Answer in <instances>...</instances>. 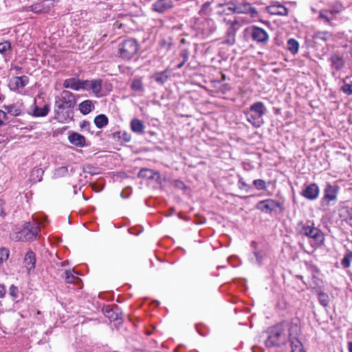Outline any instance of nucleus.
<instances>
[{"label":"nucleus","instance_id":"obj_1","mask_svg":"<svg viewBox=\"0 0 352 352\" xmlns=\"http://www.w3.org/2000/svg\"><path fill=\"white\" fill-rule=\"evenodd\" d=\"M318 14L316 20L328 27H335L340 22V14L344 10V6L340 3H336L329 8L320 10L312 9Z\"/></svg>","mask_w":352,"mask_h":352},{"label":"nucleus","instance_id":"obj_2","mask_svg":"<svg viewBox=\"0 0 352 352\" xmlns=\"http://www.w3.org/2000/svg\"><path fill=\"white\" fill-rule=\"evenodd\" d=\"M286 330V322L270 327L266 331L267 338L265 342V346L271 348L285 344L287 340Z\"/></svg>","mask_w":352,"mask_h":352},{"label":"nucleus","instance_id":"obj_3","mask_svg":"<svg viewBox=\"0 0 352 352\" xmlns=\"http://www.w3.org/2000/svg\"><path fill=\"white\" fill-rule=\"evenodd\" d=\"M42 224L43 223L39 221L36 223V225L28 222L21 230L12 234L11 238L16 241H28L33 240L36 238L39 232L38 226Z\"/></svg>","mask_w":352,"mask_h":352},{"label":"nucleus","instance_id":"obj_4","mask_svg":"<svg viewBox=\"0 0 352 352\" xmlns=\"http://www.w3.org/2000/svg\"><path fill=\"white\" fill-rule=\"evenodd\" d=\"M138 50L139 45L136 40L125 39L118 46V55L124 60H130L137 54Z\"/></svg>","mask_w":352,"mask_h":352},{"label":"nucleus","instance_id":"obj_5","mask_svg":"<svg viewBox=\"0 0 352 352\" xmlns=\"http://www.w3.org/2000/svg\"><path fill=\"white\" fill-rule=\"evenodd\" d=\"M339 186L336 184L327 183L324 189V195L320 200V206L324 210H327L333 206L337 201Z\"/></svg>","mask_w":352,"mask_h":352},{"label":"nucleus","instance_id":"obj_6","mask_svg":"<svg viewBox=\"0 0 352 352\" xmlns=\"http://www.w3.org/2000/svg\"><path fill=\"white\" fill-rule=\"evenodd\" d=\"M298 232L300 234L314 239L316 245H320L324 242V234L320 230L314 227L313 225L302 224L300 226Z\"/></svg>","mask_w":352,"mask_h":352},{"label":"nucleus","instance_id":"obj_7","mask_svg":"<svg viewBox=\"0 0 352 352\" xmlns=\"http://www.w3.org/2000/svg\"><path fill=\"white\" fill-rule=\"evenodd\" d=\"M83 89L91 91L97 97H102L107 95L111 91L110 89L102 86V80L95 79L91 80H85Z\"/></svg>","mask_w":352,"mask_h":352},{"label":"nucleus","instance_id":"obj_8","mask_svg":"<svg viewBox=\"0 0 352 352\" xmlns=\"http://www.w3.org/2000/svg\"><path fill=\"white\" fill-rule=\"evenodd\" d=\"M76 102L75 96L69 91H63L56 98L55 105L59 109H67L74 108Z\"/></svg>","mask_w":352,"mask_h":352},{"label":"nucleus","instance_id":"obj_9","mask_svg":"<svg viewBox=\"0 0 352 352\" xmlns=\"http://www.w3.org/2000/svg\"><path fill=\"white\" fill-rule=\"evenodd\" d=\"M54 6L53 0L38 1L30 6L25 8V11L32 12L35 14H43L48 12L51 8Z\"/></svg>","mask_w":352,"mask_h":352},{"label":"nucleus","instance_id":"obj_10","mask_svg":"<svg viewBox=\"0 0 352 352\" xmlns=\"http://www.w3.org/2000/svg\"><path fill=\"white\" fill-rule=\"evenodd\" d=\"M245 31L251 36L252 40L257 43H265L269 39L268 34L261 28L252 25L247 28Z\"/></svg>","mask_w":352,"mask_h":352},{"label":"nucleus","instance_id":"obj_11","mask_svg":"<svg viewBox=\"0 0 352 352\" xmlns=\"http://www.w3.org/2000/svg\"><path fill=\"white\" fill-rule=\"evenodd\" d=\"M223 21L226 23V25L228 26V28L226 31V38L223 41V43L228 45H232L235 43V36L236 32V28H235V25L238 24V22L235 19H224Z\"/></svg>","mask_w":352,"mask_h":352},{"label":"nucleus","instance_id":"obj_12","mask_svg":"<svg viewBox=\"0 0 352 352\" xmlns=\"http://www.w3.org/2000/svg\"><path fill=\"white\" fill-rule=\"evenodd\" d=\"M257 207L261 211L268 213L275 211L277 208H281V204L274 199H268L259 201Z\"/></svg>","mask_w":352,"mask_h":352},{"label":"nucleus","instance_id":"obj_13","mask_svg":"<svg viewBox=\"0 0 352 352\" xmlns=\"http://www.w3.org/2000/svg\"><path fill=\"white\" fill-rule=\"evenodd\" d=\"M172 0H157L152 4L151 10L159 14H163L173 8Z\"/></svg>","mask_w":352,"mask_h":352},{"label":"nucleus","instance_id":"obj_14","mask_svg":"<svg viewBox=\"0 0 352 352\" xmlns=\"http://www.w3.org/2000/svg\"><path fill=\"white\" fill-rule=\"evenodd\" d=\"M319 193L320 188L318 186L313 183L306 186L301 195L309 200H315L318 197Z\"/></svg>","mask_w":352,"mask_h":352},{"label":"nucleus","instance_id":"obj_15","mask_svg":"<svg viewBox=\"0 0 352 352\" xmlns=\"http://www.w3.org/2000/svg\"><path fill=\"white\" fill-rule=\"evenodd\" d=\"M264 111H245L248 120L255 127H259L263 120L262 114Z\"/></svg>","mask_w":352,"mask_h":352},{"label":"nucleus","instance_id":"obj_16","mask_svg":"<svg viewBox=\"0 0 352 352\" xmlns=\"http://www.w3.org/2000/svg\"><path fill=\"white\" fill-rule=\"evenodd\" d=\"M85 80H80L75 78H67L63 82L65 88H69L73 90L78 91L83 89Z\"/></svg>","mask_w":352,"mask_h":352},{"label":"nucleus","instance_id":"obj_17","mask_svg":"<svg viewBox=\"0 0 352 352\" xmlns=\"http://www.w3.org/2000/svg\"><path fill=\"white\" fill-rule=\"evenodd\" d=\"M286 326L287 330H288L289 332L288 336L290 342H292V340H298L297 336L300 333V327L298 323L293 321L291 322H286Z\"/></svg>","mask_w":352,"mask_h":352},{"label":"nucleus","instance_id":"obj_18","mask_svg":"<svg viewBox=\"0 0 352 352\" xmlns=\"http://www.w3.org/2000/svg\"><path fill=\"white\" fill-rule=\"evenodd\" d=\"M131 89L138 95H142L144 92V87L142 78H135L131 82Z\"/></svg>","mask_w":352,"mask_h":352},{"label":"nucleus","instance_id":"obj_19","mask_svg":"<svg viewBox=\"0 0 352 352\" xmlns=\"http://www.w3.org/2000/svg\"><path fill=\"white\" fill-rule=\"evenodd\" d=\"M68 140L69 142L76 146L82 147L85 145V138L83 135L80 133L73 132L69 137Z\"/></svg>","mask_w":352,"mask_h":352},{"label":"nucleus","instance_id":"obj_20","mask_svg":"<svg viewBox=\"0 0 352 352\" xmlns=\"http://www.w3.org/2000/svg\"><path fill=\"white\" fill-rule=\"evenodd\" d=\"M267 9L270 14L274 15L285 16L288 12L287 9L280 4L272 5L268 6Z\"/></svg>","mask_w":352,"mask_h":352},{"label":"nucleus","instance_id":"obj_21","mask_svg":"<svg viewBox=\"0 0 352 352\" xmlns=\"http://www.w3.org/2000/svg\"><path fill=\"white\" fill-rule=\"evenodd\" d=\"M36 256L32 251H28L24 258L25 267L28 271L35 267Z\"/></svg>","mask_w":352,"mask_h":352},{"label":"nucleus","instance_id":"obj_22","mask_svg":"<svg viewBox=\"0 0 352 352\" xmlns=\"http://www.w3.org/2000/svg\"><path fill=\"white\" fill-rule=\"evenodd\" d=\"M131 129L133 132L138 134H143L144 133V125L143 122L138 119H133L131 121Z\"/></svg>","mask_w":352,"mask_h":352},{"label":"nucleus","instance_id":"obj_23","mask_svg":"<svg viewBox=\"0 0 352 352\" xmlns=\"http://www.w3.org/2000/svg\"><path fill=\"white\" fill-rule=\"evenodd\" d=\"M330 60L332 67L337 70L341 69L344 66V60L338 55H333Z\"/></svg>","mask_w":352,"mask_h":352},{"label":"nucleus","instance_id":"obj_24","mask_svg":"<svg viewBox=\"0 0 352 352\" xmlns=\"http://www.w3.org/2000/svg\"><path fill=\"white\" fill-rule=\"evenodd\" d=\"M44 171L41 168H34L30 175V179L33 182H40L42 179Z\"/></svg>","mask_w":352,"mask_h":352},{"label":"nucleus","instance_id":"obj_25","mask_svg":"<svg viewBox=\"0 0 352 352\" xmlns=\"http://www.w3.org/2000/svg\"><path fill=\"white\" fill-rule=\"evenodd\" d=\"M168 72L167 71H163L161 72H157L154 74L152 76V79H153L155 81L157 82L160 84H164L167 78H168Z\"/></svg>","mask_w":352,"mask_h":352},{"label":"nucleus","instance_id":"obj_26","mask_svg":"<svg viewBox=\"0 0 352 352\" xmlns=\"http://www.w3.org/2000/svg\"><path fill=\"white\" fill-rule=\"evenodd\" d=\"M287 48L292 54H296L299 49L298 42L294 38H289L287 43Z\"/></svg>","mask_w":352,"mask_h":352},{"label":"nucleus","instance_id":"obj_27","mask_svg":"<svg viewBox=\"0 0 352 352\" xmlns=\"http://www.w3.org/2000/svg\"><path fill=\"white\" fill-rule=\"evenodd\" d=\"M332 37V35L330 32L324 31V32H316L313 38L316 41H327L329 40Z\"/></svg>","mask_w":352,"mask_h":352},{"label":"nucleus","instance_id":"obj_28","mask_svg":"<svg viewBox=\"0 0 352 352\" xmlns=\"http://www.w3.org/2000/svg\"><path fill=\"white\" fill-rule=\"evenodd\" d=\"M94 123L98 128L101 129L107 124L108 118L104 114L98 115L95 118Z\"/></svg>","mask_w":352,"mask_h":352},{"label":"nucleus","instance_id":"obj_29","mask_svg":"<svg viewBox=\"0 0 352 352\" xmlns=\"http://www.w3.org/2000/svg\"><path fill=\"white\" fill-rule=\"evenodd\" d=\"M8 113H10L12 116H17L19 115L16 111H0V126L9 122Z\"/></svg>","mask_w":352,"mask_h":352},{"label":"nucleus","instance_id":"obj_30","mask_svg":"<svg viewBox=\"0 0 352 352\" xmlns=\"http://www.w3.org/2000/svg\"><path fill=\"white\" fill-rule=\"evenodd\" d=\"M29 79L26 76L15 77L14 78V84L17 88H23L28 83Z\"/></svg>","mask_w":352,"mask_h":352},{"label":"nucleus","instance_id":"obj_31","mask_svg":"<svg viewBox=\"0 0 352 352\" xmlns=\"http://www.w3.org/2000/svg\"><path fill=\"white\" fill-rule=\"evenodd\" d=\"M157 174L153 170L148 168H142L138 173V177L141 178L153 179L154 175Z\"/></svg>","mask_w":352,"mask_h":352},{"label":"nucleus","instance_id":"obj_32","mask_svg":"<svg viewBox=\"0 0 352 352\" xmlns=\"http://www.w3.org/2000/svg\"><path fill=\"white\" fill-rule=\"evenodd\" d=\"M65 280L67 283L76 284L80 279L76 277L71 271L65 272Z\"/></svg>","mask_w":352,"mask_h":352},{"label":"nucleus","instance_id":"obj_33","mask_svg":"<svg viewBox=\"0 0 352 352\" xmlns=\"http://www.w3.org/2000/svg\"><path fill=\"white\" fill-rule=\"evenodd\" d=\"M291 347L292 352H305L302 343L298 340H292Z\"/></svg>","mask_w":352,"mask_h":352},{"label":"nucleus","instance_id":"obj_34","mask_svg":"<svg viewBox=\"0 0 352 352\" xmlns=\"http://www.w3.org/2000/svg\"><path fill=\"white\" fill-rule=\"evenodd\" d=\"M352 261V252H349L346 254L344 258L341 261V264L344 268H348L351 265V262Z\"/></svg>","mask_w":352,"mask_h":352},{"label":"nucleus","instance_id":"obj_35","mask_svg":"<svg viewBox=\"0 0 352 352\" xmlns=\"http://www.w3.org/2000/svg\"><path fill=\"white\" fill-rule=\"evenodd\" d=\"M94 108V105L92 101L87 100L80 103L78 110H91Z\"/></svg>","mask_w":352,"mask_h":352},{"label":"nucleus","instance_id":"obj_36","mask_svg":"<svg viewBox=\"0 0 352 352\" xmlns=\"http://www.w3.org/2000/svg\"><path fill=\"white\" fill-rule=\"evenodd\" d=\"M318 300L320 304L324 307L327 306L329 302V296L324 292H320L318 294Z\"/></svg>","mask_w":352,"mask_h":352},{"label":"nucleus","instance_id":"obj_37","mask_svg":"<svg viewBox=\"0 0 352 352\" xmlns=\"http://www.w3.org/2000/svg\"><path fill=\"white\" fill-rule=\"evenodd\" d=\"M67 167L61 166L55 170L54 175L57 177H64L67 174Z\"/></svg>","mask_w":352,"mask_h":352},{"label":"nucleus","instance_id":"obj_38","mask_svg":"<svg viewBox=\"0 0 352 352\" xmlns=\"http://www.w3.org/2000/svg\"><path fill=\"white\" fill-rule=\"evenodd\" d=\"M9 256V250L6 248L0 249V265L7 261Z\"/></svg>","mask_w":352,"mask_h":352},{"label":"nucleus","instance_id":"obj_39","mask_svg":"<svg viewBox=\"0 0 352 352\" xmlns=\"http://www.w3.org/2000/svg\"><path fill=\"white\" fill-rule=\"evenodd\" d=\"M253 184L258 190H264L266 188V183L263 179H255Z\"/></svg>","mask_w":352,"mask_h":352},{"label":"nucleus","instance_id":"obj_40","mask_svg":"<svg viewBox=\"0 0 352 352\" xmlns=\"http://www.w3.org/2000/svg\"><path fill=\"white\" fill-rule=\"evenodd\" d=\"M11 48V43L10 41H6L0 43V53L3 54Z\"/></svg>","mask_w":352,"mask_h":352},{"label":"nucleus","instance_id":"obj_41","mask_svg":"<svg viewBox=\"0 0 352 352\" xmlns=\"http://www.w3.org/2000/svg\"><path fill=\"white\" fill-rule=\"evenodd\" d=\"M104 314L111 320H116L118 318V314L114 313V311L111 309H107L105 310Z\"/></svg>","mask_w":352,"mask_h":352},{"label":"nucleus","instance_id":"obj_42","mask_svg":"<svg viewBox=\"0 0 352 352\" xmlns=\"http://www.w3.org/2000/svg\"><path fill=\"white\" fill-rule=\"evenodd\" d=\"M18 294H19V289L16 287L14 285H11L9 288V294L10 296L13 298L14 299H16L18 298Z\"/></svg>","mask_w":352,"mask_h":352},{"label":"nucleus","instance_id":"obj_43","mask_svg":"<svg viewBox=\"0 0 352 352\" xmlns=\"http://www.w3.org/2000/svg\"><path fill=\"white\" fill-rule=\"evenodd\" d=\"M118 135L119 138L126 142H129L131 139V135L125 131H120Z\"/></svg>","mask_w":352,"mask_h":352},{"label":"nucleus","instance_id":"obj_44","mask_svg":"<svg viewBox=\"0 0 352 352\" xmlns=\"http://www.w3.org/2000/svg\"><path fill=\"white\" fill-rule=\"evenodd\" d=\"M342 90L347 94H352V82L351 83H345L342 86Z\"/></svg>","mask_w":352,"mask_h":352},{"label":"nucleus","instance_id":"obj_45","mask_svg":"<svg viewBox=\"0 0 352 352\" xmlns=\"http://www.w3.org/2000/svg\"><path fill=\"white\" fill-rule=\"evenodd\" d=\"M263 107V104L261 102H255L250 107V110L255 111V110H262V108Z\"/></svg>","mask_w":352,"mask_h":352},{"label":"nucleus","instance_id":"obj_46","mask_svg":"<svg viewBox=\"0 0 352 352\" xmlns=\"http://www.w3.org/2000/svg\"><path fill=\"white\" fill-rule=\"evenodd\" d=\"M32 115L35 117H45L47 115L48 111H32Z\"/></svg>","mask_w":352,"mask_h":352},{"label":"nucleus","instance_id":"obj_47","mask_svg":"<svg viewBox=\"0 0 352 352\" xmlns=\"http://www.w3.org/2000/svg\"><path fill=\"white\" fill-rule=\"evenodd\" d=\"M5 205H6L5 201L3 200L0 199V215L1 216L6 215Z\"/></svg>","mask_w":352,"mask_h":352},{"label":"nucleus","instance_id":"obj_48","mask_svg":"<svg viewBox=\"0 0 352 352\" xmlns=\"http://www.w3.org/2000/svg\"><path fill=\"white\" fill-rule=\"evenodd\" d=\"M206 22L210 27V32H213L216 30V26L214 25V21L212 19H208Z\"/></svg>","mask_w":352,"mask_h":352},{"label":"nucleus","instance_id":"obj_49","mask_svg":"<svg viewBox=\"0 0 352 352\" xmlns=\"http://www.w3.org/2000/svg\"><path fill=\"white\" fill-rule=\"evenodd\" d=\"M239 188L240 189H244L245 188H249V186L242 179H240L239 181Z\"/></svg>","mask_w":352,"mask_h":352},{"label":"nucleus","instance_id":"obj_50","mask_svg":"<svg viewBox=\"0 0 352 352\" xmlns=\"http://www.w3.org/2000/svg\"><path fill=\"white\" fill-rule=\"evenodd\" d=\"M180 56L183 58L182 61L186 63L188 60V54L187 51H186V50L182 51L180 54Z\"/></svg>","mask_w":352,"mask_h":352},{"label":"nucleus","instance_id":"obj_51","mask_svg":"<svg viewBox=\"0 0 352 352\" xmlns=\"http://www.w3.org/2000/svg\"><path fill=\"white\" fill-rule=\"evenodd\" d=\"M6 293V288L3 285L0 284V298H2L5 296Z\"/></svg>","mask_w":352,"mask_h":352},{"label":"nucleus","instance_id":"obj_52","mask_svg":"<svg viewBox=\"0 0 352 352\" xmlns=\"http://www.w3.org/2000/svg\"><path fill=\"white\" fill-rule=\"evenodd\" d=\"M254 256L256 257V261L258 263H261V256H259V254L257 253V252H254Z\"/></svg>","mask_w":352,"mask_h":352},{"label":"nucleus","instance_id":"obj_53","mask_svg":"<svg viewBox=\"0 0 352 352\" xmlns=\"http://www.w3.org/2000/svg\"><path fill=\"white\" fill-rule=\"evenodd\" d=\"M34 110L38 111V110H48V107L47 106H45L43 108H38V107H36Z\"/></svg>","mask_w":352,"mask_h":352},{"label":"nucleus","instance_id":"obj_54","mask_svg":"<svg viewBox=\"0 0 352 352\" xmlns=\"http://www.w3.org/2000/svg\"><path fill=\"white\" fill-rule=\"evenodd\" d=\"M13 69L16 71L17 74H20L21 73V67H20L19 66H15Z\"/></svg>","mask_w":352,"mask_h":352},{"label":"nucleus","instance_id":"obj_55","mask_svg":"<svg viewBox=\"0 0 352 352\" xmlns=\"http://www.w3.org/2000/svg\"><path fill=\"white\" fill-rule=\"evenodd\" d=\"M348 349L349 352H352V342H348Z\"/></svg>","mask_w":352,"mask_h":352},{"label":"nucleus","instance_id":"obj_56","mask_svg":"<svg viewBox=\"0 0 352 352\" xmlns=\"http://www.w3.org/2000/svg\"><path fill=\"white\" fill-rule=\"evenodd\" d=\"M185 64V62L182 61V63H180L178 65H177V68L178 69H180L182 67V66Z\"/></svg>","mask_w":352,"mask_h":352},{"label":"nucleus","instance_id":"obj_57","mask_svg":"<svg viewBox=\"0 0 352 352\" xmlns=\"http://www.w3.org/2000/svg\"><path fill=\"white\" fill-rule=\"evenodd\" d=\"M84 115H86L87 113H89L90 111H81Z\"/></svg>","mask_w":352,"mask_h":352},{"label":"nucleus","instance_id":"obj_58","mask_svg":"<svg viewBox=\"0 0 352 352\" xmlns=\"http://www.w3.org/2000/svg\"><path fill=\"white\" fill-rule=\"evenodd\" d=\"M184 186V184L182 182H179V186Z\"/></svg>","mask_w":352,"mask_h":352},{"label":"nucleus","instance_id":"obj_59","mask_svg":"<svg viewBox=\"0 0 352 352\" xmlns=\"http://www.w3.org/2000/svg\"><path fill=\"white\" fill-rule=\"evenodd\" d=\"M184 186V184L182 182H179V186Z\"/></svg>","mask_w":352,"mask_h":352}]
</instances>
